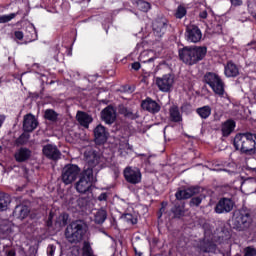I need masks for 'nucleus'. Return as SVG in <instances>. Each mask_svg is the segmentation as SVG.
<instances>
[{
  "mask_svg": "<svg viewBox=\"0 0 256 256\" xmlns=\"http://www.w3.org/2000/svg\"><path fill=\"white\" fill-rule=\"evenodd\" d=\"M76 119L82 127L89 129V124L93 122V118L85 112L78 111L76 114Z\"/></svg>",
  "mask_w": 256,
  "mask_h": 256,
  "instance_id": "19",
  "label": "nucleus"
},
{
  "mask_svg": "<svg viewBox=\"0 0 256 256\" xmlns=\"http://www.w3.org/2000/svg\"><path fill=\"white\" fill-rule=\"evenodd\" d=\"M195 195V189L188 188L185 190H180L176 193V199L182 200V199H191Z\"/></svg>",
  "mask_w": 256,
  "mask_h": 256,
  "instance_id": "23",
  "label": "nucleus"
},
{
  "mask_svg": "<svg viewBox=\"0 0 256 256\" xmlns=\"http://www.w3.org/2000/svg\"><path fill=\"white\" fill-rule=\"evenodd\" d=\"M14 35H15V38L18 39L19 41H21V40L23 39V37H24L22 31H16V32L14 33Z\"/></svg>",
  "mask_w": 256,
  "mask_h": 256,
  "instance_id": "41",
  "label": "nucleus"
},
{
  "mask_svg": "<svg viewBox=\"0 0 256 256\" xmlns=\"http://www.w3.org/2000/svg\"><path fill=\"white\" fill-rule=\"evenodd\" d=\"M86 233L87 226L85 223L82 221H75L66 228L65 235L69 243H80V241H83V237H85Z\"/></svg>",
  "mask_w": 256,
  "mask_h": 256,
  "instance_id": "4",
  "label": "nucleus"
},
{
  "mask_svg": "<svg viewBox=\"0 0 256 256\" xmlns=\"http://www.w3.org/2000/svg\"><path fill=\"white\" fill-rule=\"evenodd\" d=\"M217 249V246L213 243H209L206 248H201L204 253H213Z\"/></svg>",
  "mask_w": 256,
  "mask_h": 256,
  "instance_id": "37",
  "label": "nucleus"
},
{
  "mask_svg": "<svg viewBox=\"0 0 256 256\" xmlns=\"http://www.w3.org/2000/svg\"><path fill=\"white\" fill-rule=\"evenodd\" d=\"M37 125H39V122L37 121V118L33 116V114H27L24 116L23 130L26 133H31L32 131H35V129H37Z\"/></svg>",
  "mask_w": 256,
  "mask_h": 256,
  "instance_id": "15",
  "label": "nucleus"
},
{
  "mask_svg": "<svg viewBox=\"0 0 256 256\" xmlns=\"http://www.w3.org/2000/svg\"><path fill=\"white\" fill-rule=\"evenodd\" d=\"M149 9H151V4H149L146 1H138L137 2V10L138 11H142L143 13H147V11H149Z\"/></svg>",
  "mask_w": 256,
  "mask_h": 256,
  "instance_id": "29",
  "label": "nucleus"
},
{
  "mask_svg": "<svg viewBox=\"0 0 256 256\" xmlns=\"http://www.w3.org/2000/svg\"><path fill=\"white\" fill-rule=\"evenodd\" d=\"M235 129V121L228 120L222 125V134L224 137H229L233 130Z\"/></svg>",
  "mask_w": 256,
  "mask_h": 256,
  "instance_id": "22",
  "label": "nucleus"
},
{
  "mask_svg": "<svg viewBox=\"0 0 256 256\" xmlns=\"http://www.w3.org/2000/svg\"><path fill=\"white\" fill-rule=\"evenodd\" d=\"M185 35L186 40L189 41V43H199V41H201L203 38L201 29L195 25L187 26Z\"/></svg>",
  "mask_w": 256,
  "mask_h": 256,
  "instance_id": "8",
  "label": "nucleus"
},
{
  "mask_svg": "<svg viewBox=\"0 0 256 256\" xmlns=\"http://www.w3.org/2000/svg\"><path fill=\"white\" fill-rule=\"evenodd\" d=\"M105 219H107V211L103 209L98 210L94 216L95 223L101 225L102 223H105Z\"/></svg>",
  "mask_w": 256,
  "mask_h": 256,
  "instance_id": "28",
  "label": "nucleus"
},
{
  "mask_svg": "<svg viewBox=\"0 0 256 256\" xmlns=\"http://www.w3.org/2000/svg\"><path fill=\"white\" fill-rule=\"evenodd\" d=\"M12 19H15V13L0 16V23H9Z\"/></svg>",
  "mask_w": 256,
  "mask_h": 256,
  "instance_id": "34",
  "label": "nucleus"
},
{
  "mask_svg": "<svg viewBox=\"0 0 256 256\" xmlns=\"http://www.w3.org/2000/svg\"><path fill=\"white\" fill-rule=\"evenodd\" d=\"M244 256H256V249L253 246H248L244 249Z\"/></svg>",
  "mask_w": 256,
  "mask_h": 256,
  "instance_id": "36",
  "label": "nucleus"
},
{
  "mask_svg": "<svg viewBox=\"0 0 256 256\" xmlns=\"http://www.w3.org/2000/svg\"><path fill=\"white\" fill-rule=\"evenodd\" d=\"M132 223H134V224H135V223H137V220H136V219H134V220L132 221Z\"/></svg>",
  "mask_w": 256,
  "mask_h": 256,
  "instance_id": "52",
  "label": "nucleus"
},
{
  "mask_svg": "<svg viewBox=\"0 0 256 256\" xmlns=\"http://www.w3.org/2000/svg\"><path fill=\"white\" fill-rule=\"evenodd\" d=\"M29 141V134H22L17 140L16 145H25Z\"/></svg>",
  "mask_w": 256,
  "mask_h": 256,
  "instance_id": "35",
  "label": "nucleus"
},
{
  "mask_svg": "<svg viewBox=\"0 0 256 256\" xmlns=\"http://www.w3.org/2000/svg\"><path fill=\"white\" fill-rule=\"evenodd\" d=\"M169 117L170 121L173 123H181L183 121V115H181V112L179 111V107L172 106L169 109Z\"/></svg>",
  "mask_w": 256,
  "mask_h": 256,
  "instance_id": "20",
  "label": "nucleus"
},
{
  "mask_svg": "<svg viewBox=\"0 0 256 256\" xmlns=\"http://www.w3.org/2000/svg\"><path fill=\"white\" fill-rule=\"evenodd\" d=\"M185 15H187V9L183 6H179L176 10L175 17L177 19H183Z\"/></svg>",
  "mask_w": 256,
  "mask_h": 256,
  "instance_id": "33",
  "label": "nucleus"
},
{
  "mask_svg": "<svg viewBox=\"0 0 256 256\" xmlns=\"http://www.w3.org/2000/svg\"><path fill=\"white\" fill-rule=\"evenodd\" d=\"M99 201H107V193H102L98 197Z\"/></svg>",
  "mask_w": 256,
  "mask_h": 256,
  "instance_id": "44",
  "label": "nucleus"
},
{
  "mask_svg": "<svg viewBox=\"0 0 256 256\" xmlns=\"http://www.w3.org/2000/svg\"><path fill=\"white\" fill-rule=\"evenodd\" d=\"M44 117L48 119V121H57L58 114L55 110L48 109L45 111Z\"/></svg>",
  "mask_w": 256,
  "mask_h": 256,
  "instance_id": "32",
  "label": "nucleus"
},
{
  "mask_svg": "<svg viewBox=\"0 0 256 256\" xmlns=\"http://www.w3.org/2000/svg\"><path fill=\"white\" fill-rule=\"evenodd\" d=\"M55 246L54 245H49L47 248V254L48 256H54L55 255Z\"/></svg>",
  "mask_w": 256,
  "mask_h": 256,
  "instance_id": "39",
  "label": "nucleus"
},
{
  "mask_svg": "<svg viewBox=\"0 0 256 256\" xmlns=\"http://www.w3.org/2000/svg\"><path fill=\"white\" fill-rule=\"evenodd\" d=\"M200 18L201 19H207V12H206V10L200 12Z\"/></svg>",
  "mask_w": 256,
  "mask_h": 256,
  "instance_id": "45",
  "label": "nucleus"
},
{
  "mask_svg": "<svg viewBox=\"0 0 256 256\" xmlns=\"http://www.w3.org/2000/svg\"><path fill=\"white\" fill-rule=\"evenodd\" d=\"M251 185H256L255 182H252L251 180H245L243 183H242V187H249Z\"/></svg>",
  "mask_w": 256,
  "mask_h": 256,
  "instance_id": "42",
  "label": "nucleus"
},
{
  "mask_svg": "<svg viewBox=\"0 0 256 256\" xmlns=\"http://www.w3.org/2000/svg\"><path fill=\"white\" fill-rule=\"evenodd\" d=\"M167 23V19L165 18H158L154 21L152 28L156 37L161 38L165 35L167 31Z\"/></svg>",
  "mask_w": 256,
  "mask_h": 256,
  "instance_id": "11",
  "label": "nucleus"
},
{
  "mask_svg": "<svg viewBox=\"0 0 256 256\" xmlns=\"http://www.w3.org/2000/svg\"><path fill=\"white\" fill-rule=\"evenodd\" d=\"M3 123H5V116L4 115H0V127L3 126Z\"/></svg>",
  "mask_w": 256,
  "mask_h": 256,
  "instance_id": "47",
  "label": "nucleus"
},
{
  "mask_svg": "<svg viewBox=\"0 0 256 256\" xmlns=\"http://www.w3.org/2000/svg\"><path fill=\"white\" fill-rule=\"evenodd\" d=\"M196 113L201 117V119H209L211 116V106H203L196 109Z\"/></svg>",
  "mask_w": 256,
  "mask_h": 256,
  "instance_id": "24",
  "label": "nucleus"
},
{
  "mask_svg": "<svg viewBox=\"0 0 256 256\" xmlns=\"http://www.w3.org/2000/svg\"><path fill=\"white\" fill-rule=\"evenodd\" d=\"M207 55V47H184L179 51V57L186 65H195L199 63Z\"/></svg>",
  "mask_w": 256,
  "mask_h": 256,
  "instance_id": "3",
  "label": "nucleus"
},
{
  "mask_svg": "<svg viewBox=\"0 0 256 256\" xmlns=\"http://www.w3.org/2000/svg\"><path fill=\"white\" fill-rule=\"evenodd\" d=\"M204 81L211 87L212 91L219 97L225 95V84L219 75L209 72L204 76Z\"/></svg>",
  "mask_w": 256,
  "mask_h": 256,
  "instance_id": "5",
  "label": "nucleus"
},
{
  "mask_svg": "<svg viewBox=\"0 0 256 256\" xmlns=\"http://www.w3.org/2000/svg\"><path fill=\"white\" fill-rule=\"evenodd\" d=\"M132 69H134V71H139L141 69V64L139 62L133 63Z\"/></svg>",
  "mask_w": 256,
  "mask_h": 256,
  "instance_id": "43",
  "label": "nucleus"
},
{
  "mask_svg": "<svg viewBox=\"0 0 256 256\" xmlns=\"http://www.w3.org/2000/svg\"><path fill=\"white\" fill-rule=\"evenodd\" d=\"M82 253L84 256H95L93 255V248H91V244L87 241L83 243Z\"/></svg>",
  "mask_w": 256,
  "mask_h": 256,
  "instance_id": "31",
  "label": "nucleus"
},
{
  "mask_svg": "<svg viewBox=\"0 0 256 256\" xmlns=\"http://www.w3.org/2000/svg\"><path fill=\"white\" fill-rule=\"evenodd\" d=\"M32 152L28 148H19L15 154L14 158L17 163H25V161H29L31 159Z\"/></svg>",
  "mask_w": 256,
  "mask_h": 256,
  "instance_id": "17",
  "label": "nucleus"
},
{
  "mask_svg": "<svg viewBox=\"0 0 256 256\" xmlns=\"http://www.w3.org/2000/svg\"><path fill=\"white\" fill-rule=\"evenodd\" d=\"M51 219H53V216H51V214H50V216H49V221H48V225H49V223H51Z\"/></svg>",
  "mask_w": 256,
  "mask_h": 256,
  "instance_id": "50",
  "label": "nucleus"
},
{
  "mask_svg": "<svg viewBox=\"0 0 256 256\" xmlns=\"http://www.w3.org/2000/svg\"><path fill=\"white\" fill-rule=\"evenodd\" d=\"M250 222L251 216L248 213H238L233 219L234 228L239 230L249 227Z\"/></svg>",
  "mask_w": 256,
  "mask_h": 256,
  "instance_id": "9",
  "label": "nucleus"
},
{
  "mask_svg": "<svg viewBox=\"0 0 256 256\" xmlns=\"http://www.w3.org/2000/svg\"><path fill=\"white\" fill-rule=\"evenodd\" d=\"M230 2L234 7H239V6L243 5V1H241V0H230Z\"/></svg>",
  "mask_w": 256,
  "mask_h": 256,
  "instance_id": "40",
  "label": "nucleus"
},
{
  "mask_svg": "<svg viewBox=\"0 0 256 256\" xmlns=\"http://www.w3.org/2000/svg\"><path fill=\"white\" fill-rule=\"evenodd\" d=\"M14 215L20 219H25L29 215V208L27 206H16Z\"/></svg>",
  "mask_w": 256,
  "mask_h": 256,
  "instance_id": "26",
  "label": "nucleus"
},
{
  "mask_svg": "<svg viewBox=\"0 0 256 256\" xmlns=\"http://www.w3.org/2000/svg\"><path fill=\"white\" fill-rule=\"evenodd\" d=\"M235 203L229 198H222L219 200L215 207V212L218 214L221 213H230V211H233Z\"/></svg>",
  "mask_w": 256,
  "mask_h": 256,
  "instance_id": "12",
  "label": "nucleus"
},
{
  "mask_svg": "<svg viewBox=\"0 0 256 256\" xmlns=\"http://www.w3.org/2000/svg\"><path fill=\"white\" fill-rule=\"evenodd\" d=\"M81 175V169L75 164H68L62 169V182L65 185H71L77 181V178Z\"/></svg>",
  "mask_w": 256,
  "mask_h": 256,
  "instance_id": "6",
  "label": "nucleus"
},
{
  "mask_svg": "<svg viewBox=\"0 0 256 256\" xmlns=\"http://www.w3.org/2000/svg\"><path fill=\"white\" fill-rule=\"evenodd\" d=\"M26 39L29 41H35L37 39V30L33 24L26 27Z\"/></svg>",
  "mask_w": 256,
  "mask_h": 256,
  "instance_id": "27",
  "label": "nucleus"
},
{
  "mask_svg": "<svg viewBox=\"0 0 256 256\" xmlns=\"http://www.w3.org/2000/svg\"><path fill=\"white\" fill-rule=\"evenodd\" d=\"M62 218H63V225H65V223H67V221L65 220V215H63Z\"/></svg>",
  "mask_w": 256,
  "mask_h": 256,
  "instance_id": "49",
  "label": "nucleus"
},
{
  "mask_svg": "<svg viewBox=\"0 0 256 256\" xmlns=\"http://www.w3.org/2000/svg\"><path fill=\"white\" fill-rule=\"evenodd\" d=\"M131 151H133V148L131 147V145H129V143L123 144L122 147H120L119 149L121 157H126L127 155H129V153H131Z\"/></svg>",
  "mask_w": 256,
  "mask_h": 256,
  "instance_id": "30",
  "label": "nucleus"
},
{
  "mask_svg": "<svg viewBox=\"0 0 256 256\" xmlns=\"http://www.w3.org/2000/svg\"><path fill=\"white\" fill-rule=\"evenodd\" d=\"M94 136L96 143H98V145H103V143H106L107 139H109V132L105 126L99 124L94 129Z\"/></svg>",
  "mask_w": 256,
  "mask_h": 256,
  "instance_id": "14",
  "label": "nucleus"
},
{
  "mask_svg": "<svg viewBox=\"0 0 256 256\" xmlns=\"http://www.w3.org/2000/svg\"><path fill=\"white\" fill-rule=\"evenodd\" d=\"M178 215H183V212L181 210H179Z\"/></svg>",
  "mask_w": 256,
  "mask_h": 256,
  "instance_id": "51",
  "label": "nucleus"
},
{
  "mask_svg": "<svg viewBox=\"0 0 256 256\" xmlns=\"http://www.w3.org/2000/svg\"><path fill=\"white\" fill-rule=\"evenodd\" d=\"M11 203V196L9 194L0 193V211H5Z\"/></svg>",
  "mask_w": 256,
  "mask_h": 256,
  "instance_id": "25",
  "label": "nucleus"
},
{
  "mask_svg": "<svg viewBox=\"0 0 256 256\" xmlns=\"http://www.w3.org/2000/svg\"><path fill=\"white\" fill-rule=\"evenodd\" d=\"M175 215H177V210L175 211Z\"/></svg>",
  "mask_w": 256,
  "mask_h": 256,
  "instance_id": "53",
  "label": "nucleus"
},
{
  "mask_svg": "<svg viewBox=\"0 0 256 256\" xmlns=\"http://www.w3.org/2000/svg\"><path fill=\"white\" fill-rule=\"evenodd\" d=\"M43 154L48 157V159L57 160L61 156V152L57 149V146L53 144H48L43 147Z\"/></svg>",
  "mask_w": 256,
  "mask_h": 256,
  "instance_id": "16",
  "label": "nucleus"
},
{
  "mask_svg": "<svg viewBox=\"0 0 256 256\" xmlns=\"http://www.w3.org/2000/svg\"><path fill=\"white\" fill-rule=\"evenodd\" d=\"M139 256H141V253L139 254Z\"/></svg>",
  "mask_w": 256,
  "mask_h": 256,
  "instance_id": "54",
  "label": "nucleus"
},
{
  "mask_svg": "<svg viewBox=\"0 0 256 256\" xmlns=\"http://www.w3.org/2000/svg\"><path fill=\"white\" fill-rule=\"evenodd\" d=\"M140 61H142V63H151V61H153V58H149L148 60H143V55H141Z\"/></svg>",
  "mask_w": 256,
  "mask_h": 256,
  "instance_id": "46",
  "label": "nucleus"
},
{
  "mask_svg": "<svg viewBox=\"0 0 256 256\" xmlns=\"http://www.w3.org/2000/svg\"><path fill=\"white\" fill-rule=\"evenodd\" d=\"M102 121H104L107 125H113L115 123V119H117V112L113 106H107L101 112Z\"/></svg>",
  "mask_w": 256,
  "mask_h": 256,
  "instance_id": "13",
  "label": "nucleus"
},
{
  "mask_svg": "<svg viewBox=\"0 0 256 256\" xmlns=\"http://www.w3.org/2000/svg\"><path fill=\"white\" fill-rule=\"evenodd\" d=\"M124 177L128 183L136 185V183H141V171L137 168L128 167L124 170Z\"/></svg>",
  "mask_w": 256,
  "mask_h": 256,
  "instance_id": "10",
  "label": "nucleus"
},
{
  "mask_svg": "<svg viewBox=\"0 0 256 256\" xmlns=\"http://www.w3.org/2000/svg\"><path fill=\"white\" fill-rule=\"evenodd\" d=\"M7 256H15V251L13 250L8 251Z\"/></svg>",
  "mask_w": 256,
  "mask_h": 256,
  "instance_id": "48",
  "label": "nucleus"
},
{
  "mask_svg": "<svg viewBox=\"0 0 256 256\" xmlns=\"http://www.w3.org/2000/svg\"><path fill=\"white\" fill-rule=\"evenodd\" d=\"M86 161L89 165L87 169L80 173L79 179L75 184V189L78 193L85 194L91 191L93 183H97V165H99V156L95 153H91L86 157Z\"/></svg>",
  "mask_w": 256,
  "mask_h": 256,
  "instance_id": "1",
  "label": "nucleus"
},
{
  "mask_svg": "<svg viewBox=\"0 0 256 256\" xmlns=\"http://www.w3.org/2000/svg\"><path fill=\"white\" fill-rule=\"evenodd\" d=\"M234 147L237 151L246 155H253L256 151V135L241 133L234 137Z\"/></svg>",
  "mask_w": 256,
  "mask_h": 256,
  "instance_id": "2",
  "label": "nucleus"
},
{
  "mask_svg": "<svg viewBox=\"0 0 256 256\" xmlns=\"http://www.w3.org/2000/svg\"><path fill=\"white\" fill-rule=\"evenodd\" d=\"M142 109L149 111V113H159L161 106L155 100L148 98L142 102Z\"/></svg>",
  "mask_w": 256,
  "mask_h": 256,
  "instance_id": "18",
  "label": "nucleus"
},
{
  "mask_svg": "<svg viewBox=\"0 0 256 256\" xmlns=\"http://www.w3.org/2000/svg\"><path fill=\"white\" fill-rule=\"evenodd\" d=\"M201 201H203L201 197H194L191 199L190 205L194 207H199V205H201Z\"/></svg>",
  "mask_w": 256,
  "mask_h": 256,
  "instance_id": "38",
  "label": "nucleus"
},
{
  "mask_svg": "<svg viewBox=\"0 0 256 256\" xmlns=\"http://www.w3.org/2000/svg\"><path fill=\"white\" fill-rule=\"evenodd\" d=\"M175 84V76L172 74H165L162 77L156 78V85L163 93H169Z\"/></svg>",
  "mask_w": 256,
  "mask_h": 256,
  "instance_id": "7",
  "label": "nucleus"
},
{
  "mask_svg": "<svg viewBox=\"0 0 256 256\" xmlns=\"http://www.w3.org/2000/svg\"><path fill=\"white\" fill-rule=\"evenodd\" d=\"M224 73L226 77H237L239 75V68L233 62H228L225 66Z\"/></svg>",
  "mask_w": 256,
  "mask_h": 256,
  "instance_id": "21",
  "label": "nucleus"
}]
</instances>
